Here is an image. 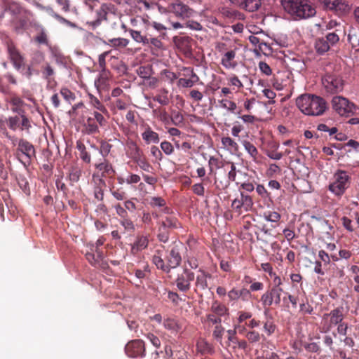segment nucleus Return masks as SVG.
I'll list each match as a JSON object with an SVG mask.
<instances>
[{
	"label": "nucleus",
	"mask_w": 359,
	"mask_h": 359,
	"mask_svg": "<svg viewBox=\"0 0 359 359\" xmlns=\"http://www.w3.org/2000/svg\"><path fill=\"white\" fill-rule=\"evenodd\" d=\"M245 337L250 343H257L260 340L261 335L258 332L251 330L245 333Z\"/></svg>",
	"instance_id": "obj_64"
},
{
	"label": "nucleus",
	"mask_w": 359,
	"mask_h": 359,
	"mask_svg": "<svg viewBox=\"0 0 359 359\" xmlns=\"http://www.w3.org/2000/svg\"><path fill=\"white\" fill-rule=\"evenodd\" d=\"M183 72H189V74H183L186 78H180L177 81V86L182 88H191L199 81L198 76L194 72V69L190 67H183Z\"/></svg>",
	"instance_id": "obj_17"
},
{
	"label": "nucleus",
	"mask_w": 359,
	"mask_h": 359,
	"mask_svg": "<svg viewBox=\"0 0 359 359\" xmlns=\"http://www.w3.org/2000/svg\"><path fill=\"white\" fill-rule=\"evenodd\" d=\"M238 318L236 320L237 324H243L247 320L251 319L252 314L251 312L245 311H240L237 313Z\"/></svg>",
	"instance_id": "obj_63"
},
{
	"label": "nucleus",
	"mask_w": 359,
	"mask_h": 359,
	"mask_svg": "<svg viewBox=\"0 0 359 359\" xmlns=\"http://www.w3.org/2000/svg\"><path fill=\"white\" fill-rule=\"evenodd\" d=\"M163 212L165 215L161 218L159 222H156L157 238L160 242L165 243L169 240L170 232L181 228L182 225L179 219L172 214V212L170 208H163Z\"/></svg>",
	"instance_id": "obj_3"
},
{
	"label": "nucleus",
	"mask_w": 359,
	"mask_h": 359,
	"mask_svg": "<svg viewBox=\"0 0 359 359\" xmlns=\"http://www.w3.org/2000/svg\"><path fill=\"white\" fill-rule=\"evenodd\" d=\"M241 200L245 211H249L253 206V201L250 196L241 193Z\"/></svg>",
	"instance_id": "obj_56"
},
{
	"label": "nucleus",
	"mask_w": 359,
	"mask_h": 359,
	"mask_svg": "<svg viewBox=\"0 0 359 359\" xmlns=\"http://www.w3.org/2000/svg\"><path fill=\"white\" fill-rule=\"evenodd\" d=\"M128 146V156L134 160L140 156H141L143 153L142 150L137 146V144L134 142H130L127 144Z\"/></svg>",
	"instance_id": "obj_39"
},
{
	"label": "nucleus",
	"mask_w": 359,
	"mask_h": 359,
	"mask_svg": "<svg viewBox=\"0 0 359 359\" xmlns=\"http://www.w3.org/2000/svg\"><path fill=\"white\" fill-rule=\"evenodd\" d=\"M203 322L206 323L208 327H211L222 323V318L211 312L205 316Z\"/></svg>",
	"instance_id": "obj_54"
},
{
	"label": "nucleus",
	"mask_w": 359,
	"mask_h": 359,
	"mask_svg": "<svg viewBox=\"0 0 359 359\" xmlns=\"http://www.w3.org/2000/svg\"><path fill=\"white\" fill-rule=\"evenodd\" d=\"M194 273L191 270L184 269L181 274L177 276L175 283L177 289L183 292H188L191 288V283L194 280Z\"/></svg>",
	"instance_id": "obj_15"
},
{
	"label": "nucleus",
	"mask_w": 359,
	"mask_h": 359,
	"mask_svg": "<svg viewBox=\"0 0 359 359\" xmlns=\"http://www.w3.org/2000/svg\"><path fill=\"white\" fill-rule=\"evenodd\" d=\"M153 263L156 266L158 269H160L165 272H169V266L165 264L164 260L161 257V251L157 250L156 254L152 257Z\"/></svg>",
	"instance_id": "obj_36"
},
{
	"label": "nucleus",
	"mask_w": 359,
	"mask_h": 359,
	"mask_svg": "<svg viewBox=\"0 0 359 359\" xmlns=\"http://www.w3.org/2000/svg\"><path fill=\"white\" fill-rule=\"evenodd\" d=\"M83 133L87 135H94L100 133L99 126L93 116L87 118L83 125Z\"/></svg>",
	"instance_id": "obj_28"
},
{
	"label": "nucleus",
	"mask_w": 359,
	"mask_h": 359,
	"mask_svg": "<svg viewBox=\"0 0 359 359\" xmlns=\"http://www.w3.org/2000/svg\"><path fill=\"white\" fill-rule=\"evenodd\" d=\"M228 84L231 86L237 88V90H240L242 88H243V84L241 82V81L238 79V77L235 75L232 74L230 76L228 79Z\"/></svg>",
	"instance_id": "obj_61"
},
{
	"label": "nucleus",
	"mask_w": 359,
	"mask_h": 359,
	"mask_svg": "<svg viewBox=\"0 0 359 359\" xmlns=\"http://www.w3.org/2000/svg\"><path fill=\"white\" fill-rule=\"evenodd\" d=\"M96 168L101 172L100 177L102 179L103 177L111 178L115 174V170L112 167V165L107 161H104L99 164L95 165Z\"/></svg>",
	"instance_id": "obj_23"
},
{
	"label": "nucleus",
	"mask_w": 359,
	"mask_h": 359,
	"mask_svg": "<svg viewBox=\"0 0 359 359\" xmlns=\"http://www.w3.org/2000/svg\"><path fill=\"white\" fill-rule=\"evenodd\" d=\"M351 184V177L348 172L339 169L333 175L328 190L335 196L341 197Z\"/></svg>",
	"instance_id": "obj_4"
},
{
	"label": "nucleus",
	"mask_w": 359,
	"mask_h": 359,
	"mask_svg": "<svg viewBox=\"0 0 359 359\" xmlns=\"http://www.w3.org/2000/svg\"><path fill=\"white\" fill-rule=\"evenodd\" d=\"M152 114L165 125L170 123V116L165 109L161 107L153 109Z\"/></svg>",
	"instance_id": "obj_40"
},
{
	"label": "nucleus",
	"mask_w": 359,
	"mask_h": 359,
	"mask_svg": "<svg viewBox=\"0 0 359 359\" xmlns=\"http://www.w3.org/2000/svg\"><path fill=\"white\" fill-rule=\"evenodd\" d=\"M111 194L118 201H123L126 198V192L122 187H116L115 185L111 184L109 187Z\"/></svg>",
	"instance_id": "obj_45"
},
{
	"label": "nucleus",
	"mask_w": 359,
	"mask_h": 359,
	"mask_svg": "<svg viewBox=\"0 0 359 359\" xmlns=\"http://www.w3.org/2000/svg\"><path fill=\"white\" fill-rule=\"evenodd\" d=\"M290 74L287 72H278L273 75L272 79L273 86L278 90H283L290 83Z\"/></svg>",
	"instance_id": "obj_19"
},
{
	"label": "nucleus",
	"mask_w": 359,
	"mask_h": 359,
	"mask_svg": "<svg viewBox=\"0 0 359 359\" xmlns=\"http://www.w3.org/2000/svg\"><path fill=\"white\" fill-rule=\"evenodd\" d=\"M163 12L172 13L182 20L189 18L195 13L191 8L180 0H175L170 3L166 8H163Z\"/></svg>",
	"instance_id": "obj_5"
},
{
	"label": "nucleus",
	"mask_w": 359,
	"mask_h": 359,
	"mask_svg": "<svg viewBox=\"0 0 359 359\" xmlns=\"http://www.w3.org/2000/svg\"><path fill=\"white\" fill-rule=\"evenodd\" d=\"M283 288L269 287L262 296L261 302L264 307L274 306L279 307L281 302Z\"/></svg>",
	"instance_id": "obj_8"
},
{
	"label": "nucleus",
	"mask_w": 359,
	"mask_h": 359,
	"mask_svg": "<svg viewBox=\"0 0 359 359\" xmlns=\"http://www.w3.org/2000/svg\"><path fill=\"white\" fill-rule=\"evenodd\" d=\"M280 217V215L275 211H267L264 213V218L271 222L278 223Z\"/></svg>",
	"instance_id": "obj_60"
},
{
	"label": "nucleus",
	"mask_w": 359,
	"mask_h": 359,
	"mask_svg": "<svg viewBox=\"0 0 359 359\" xmlns=\"http://www.w3.org/2000/svg\"><path fill=\"white\" fill-rule=\"evenodd\" d=\"M263 330L266 333L267 336H271L275 332L276 325L271 316L267 317L266 320L263 323Z\"/></svg>",
	"instance_id": "obj_43"
},
{
	"label": "nucleus",
	"mask_w": 359,
	"mask_h": 359,
	"mask_svg": "<svg viewBox=\"0 0 359 359\" xmlns=\"http://www.w3.org/2000/svg\"><path fill=\"white\" fill-rule=\"evenodd\" d=\"M325 29L332 32L343 33V34H345L344 27L335 20H331L327 22L325 25Z\"/></svg>",
	"instance_id": "obj_44"
},
{
	"label": "nucleus",
	"mask_w": 359,
	"mask_h": 359,
	"mask_svg": "<svg viewBox=\"0 0 359 359\" xmlns=\"http://www.w3.org/2000/svg\"><path fill=\"white\" fill-rule=\"evenodd\" d=\"M221 108L226 109L231 114H240V111L236 112L237 104L235 102L228 99L227 97L223 98L218 101Z\"/></svg>",
	"instance_id": "obj_32"
},
{
	"label": "nucleus",
	"mask_w": 359,
	"mask_h": 359,
	"mask_svg": "<svg viewBox=\"0 0 359 359\" xmlns=\"http://www.w3.org/2000/svg\"><path fill=\"white\" fill-rule=\"evenodd\" d=\"M243 8L249 12H254L261 6L260 0H243Z\"/></svg>",
	"instance_id": "obj_47"
},
{
	"label": "nucleus",
	"mask_w": 359,
	"mask_h": 359,
	"mask_svg": "<svg viewBox=\"0 0 359 359\" xmlns=\"http://www.w3.org/2000/svg\"><path fill=\"white\" fill-rule=\"evenodd\" d=\"M343 307H337L332 310L328 313H325L323 317V320L329 319L327 325H325L323 329L325 332L330 331L334 326L341 323L344 320Z\"/></svg>",
	"instance_id": "obj_14"
},
{
	"label": "nucleus",
	"mask_w": 359,
	"mask_h": 359,
	"mask_svg": "<svg viewBox=\"0 0 359 359\" xmlns=\"http://www.w3.org/2000/svg\"><path fill=\"white\" fill-rule=\"evenodd\" d=\"M322 83L327 93L334 94L341 91L344 88V81L337 75L327 74L323 79Z\"/></svg>",
	"instance_id": "obj_9"
},
{
	"label": "nucleus",
	"mask_w": 359,
	"mask_h": 359,
	"mask_svg": "<svg viewBox=\"0 0 359 359\" xmlns=\"http://www.w3.org/2000/svg\"><path fill=\"white\" fill-rule=\"evenodd\" d=\"M41 74L43 79L53 78L55 70L49 63H46L41 67Z\"/></svg>",
	"instance_id": "obj_58"
},
{
	"label": "nucleus",
	"mask_w": 359,
	"mask_h": 359,
	"mask_svg": "<svg viewBox=\"0 0 359 359\" xmlns=\"http://www.w3.org/2000/svg\"><path fill=\"white\" fill-rule=\"evenodd\" d=\"M210 311L220 318L229 315V309L218 301H215L212 303Z\"/></svg>",
	"instance_id": "obj_30"
},
{
	"label": "nucleus",
	"mask_w": 359,
	"mask_h": 359,
	"mask_svg": "<svg viewBox=\"0 0 359 359\" xmlns=\"http://www.w3.org/2000/svg\"><path fill=\"white\" fill-rule=\"evenodd\" d=\"M227 296L230 302H235L238 299H241L243 302H248L251 298L252 294L250 290L245 287L241 289L233 287L229 291Z\"/></svg>",
	"instance_id": "obj_18"
},
{
	"label": "nucleus",
	"mask_w": 359,
	"mask_h": 359,
	"mask_svg": "<svg viewBox=\"0 0 359 359\" xmlns=\"http://www.w3.org/2000/svg\"><path fill=\"white\" fill-rule=\"evenodd\" d=\"M93 182L94 183L95 198L102 201L104 200V189L106 187L105 181L102 179L99 175H93Z\"/></svg>",
	"instance_id": "obj_20"
},
{
	"label": "nucleus",
	"mask_w": 359,
	"mask_h": 359,
	"mask_svg": "<svg viewBox=\"0 0 359 359\" xmlns=\"http://www.w3.org/2000/svg\"><path fill=\"white\" fill-rule=\"evenodd\" d=\"M6 123L12 130H16L18 128L21 130V117L19 116L8 117L6 119Z\"/></svg>",
	"instance_id": "obj_46"
},
{
	"label": "nucleus",
	"mask_w": 359,
	"mask_h": 359,
	"mask_svg": "<svg viewBox=\"0 0 359 359\" xmlns=\"http://www.w3.org/2000/svg\"><path fill=\"white\" fill-rule=\"evenodd\" d=\"M115 8L111 4H103L100 8L97 11V19L92 22L93 26H97L102 20H109L113 18L112 15L114 13Z\"/></svg>",
	"instance_id": "obj_16"
},
{
	"label": "nucleus",
	"mask_w": 359,
	"mask_h": 359,
	"mask_svg": "<svg viewBox=\"0 0 359 359\" xmlns=\"http://www.w3.org/2000/svg\"><path fill=\"white\" fill-rule=\"evenodd\" d=\"M149 245V238L144 235H137L135 241L131 245L130 252L137 255L139 252L146 249Z\"/></svg>",
	"instance_id": "obj_21"
},
{
	"label": "nucleus",
	"mask_w": 359,
	"mask_h": 359,
	"mask_svg": "<svg viewBox=\"0 0 359 359\" xmlns=\"http://www.w3.org/2000/svg\"><path fill=\"white\" fill-rule=\"evenodd\" d=\"M142 137L147 144L158 143L160 140L158 134L154 131L150 126H147L142 133Z\"/></svg>",
	"instance_id": "obj_27"
},
{
	"label": "nucleus",
	"mask_w": 359,
	"mask_h": 359,
	"mask_svg": "<svg viewBox=\"0 0 359 359\" xmlns=\"http://www.w3.org/2000/svg\"><path fill=\"white\" fill-rule=\"evenodd\" d=\"M285 12L294 20H306L315 16L316 10L311 0H281Z\"/></svg>",
	"instance_id": "obj_1"
},
{
	"label": "nucleus",
	"mask_w": 359,
	"mask_h": 359,
	"mask_svg": "<svg viewBox=\"0 0 359 359\" xmlns=\"http://www.w3.org/2000/svg\"><path fill=\"white\" fill-rule=\"evenodd\" d=\"M332 105L333 109L340 116H350L353 114L355 106L346 98L336 96L332 98Z\"/></svg>",
	"instance_id": "obj_6"
},
{
	"label": "nucleus",
	"mask_w": 359,
	"mask_h": 359,
	"mask_svg": "<svg viewBox=\"0 0 359 359\" xmlns=\"http://www.w3.org/2000/svg\"><path fill=\"white\" fill-rule=\"evenodd\" d=\"M5 43L10 61L12 62L14 68L19 70L24 65V57L13 41L7 40Z\"/></svg>",
	"instance_id": "obj_10"
},
{
	"label": "nucleus",
	"mask_w": 359,
	"mask_h": 359,
	"mask_svg": "<svg viewBox=\"0 0 359 359\" xmlns=\"http://www.w3.org/2000/svg\"><path fill=\"white\" fill-rule=\"evenodd\" d=\"M212 276L209 273L203 270H199V274L196 276V287L202 290H205L208 287V278H211Z\"/></svg>",
	"instance_id": "obj_25"
},
{
	"label": "nucleus",
	"mask_w": 359,
	"mask_h": 359,
	"mask_svg": "<svg viewBox=\"0 0 359 359\" xmlns=\"http://www.w3.org/2000/svg\"><path fill=\"white\" fill-rule=\"evenodd\" d=\"M21 153L25 156V161L20 159V161L25 165L27 163H29L33 158L36 156V151L34 145L25 139H20L18 142L17 154Z\"/></svg>",
	"instance_id": "obj_13"
},
{
	"label": "nucleus",
	"mask_w": 359,
	"mask_h": 359,
	"mask_svg": "<svg viewBox=\"0 0 359 359\" xmlns=\"http://www.w3.org/2000/svg\"><path fill=\"white\" fill-rule=\"evenodd\" d=\"M89 104L90 106L104 114H108V111L106 107L101 102V101L92 94H88Z\"/></svg>",
	"instance_id": "obj_35"
},
{
	"label": "nucleus",
	"mask_w": 359,
	"mask_h": 359,
	"mask_svg": "<svg viewBox=\"0 0 359 359\" xmlns=\"http://www.w3.org/2000/svg\"><path fill=\"white\" fill-rule=\"evenodd\" d=\"M226 162L227 161L220 160L218 157L214 156H210L208 160L210 174L212 173L215 169H219L224 167Z\"/></svg>",
	"instance_id": "obj_42"
},
{
	"label": "nucleus",
	"mask_w": 359,
	"mask_h": 359,
	"mask_svg": "<svg viewBox=\"0 0 359 359\" xmlns=\"http://www.w3.org/2000/svg\"><path fill=\"white\" fill-rule=\"evenodd\" d=\"M129 41L124 38H114L109 39L108 44L114 48H124L128 46Z\"/></svg>",
	"instance_id": "obj_55"
},
{
	"label": "nucleus",
	"mask_w": 359,
	"mask_h": 359,
	"mask_svg": "<svg viewBox=\"0 0 359 359\" xmlns=\"http://www.w3.org/2000/svg\"><path fill=\"white\" fill-rule=\"evenodd\" d=\"M91 114L93 119L97 123L98 126L104 127L107 126V120L104 117V114L99 111H94L93 113H91Z\"/></svg>",
	"instance_id": "obj_59"
},
{
	"label": "nucleus",
	"mask_w": 359,
	"mask_h": 359,
	"mask_svg": "<svg viewBox=\"0 0 359 359\" xmlns=\"http://www.w3.org/2000/svg\"><path fill=\"white\" fill-rule=\"evenodd\" d=\"M134 201H137L136 198H132L130 199L125 201L123 205L126 209V211L130 212L131 214L134 213L135 210H138L137 205L135 204Z\"/></svg>",
	"instance_id": "obj_62"
},
{
	"label": "nucleus",
	"mask_w": 359,
	"mask_h": 359,
	"mask_svg": "<svg viewBox=\"0 0 359 359\" xmlns=\"http://www.w3.org/2000/svg\"><path fill=\"white\" fill-rule=\"evenodd\" d=\"M13 111L18 113L21 117V130H26L29 131V128L32 127L29 119L25 115L24 111L20 109V107H15L13 109Z\"/></svg>",
	"instance_id": "obj_41"
},
{
	"label": "nucleus",
	"mask_w": 359,
	"mask_h": 359,
	"mask_svg": "<svg viewBox=\"0 0 359 359\" xmlns=\"http://www.w3.org/2000/svg\"><path fill=\"white\" fill-rule=\"evenodd\" d=\"M236 55V49L224 53L221 59L222 65L226 69H235L238 65L235 60Z\"/></svg>",
	"instance_id": "obj_22"
},
{
	"label": "nucleus",
	"mask_w": 359,
	"mask_h": 359,
	"mask_svg": "<svg viewBox=\"0 0 359 359\" xmlns=\"http://www.w3.org/2000/svg\"><path fill=\"white\" fill-rule=\"evenodd\" d=\"M6 9L14 15H22L27 13V10L15 1H8L6 4Z\"/></svg>",
	"instance_id": "obj_38"
},
{
	"label": "nucleus",
	"mask_w": 359,
	"mask_h": 359,
	"mask_svg": "<svg viewBox=\"0 0 359 359\" xmlns=\"http://www.w3.org/2000/svg\"><path fill=\"white\" fill-rule=\"evenodd\" d=\"M242 144L244 147L245 149L247 151V152L250 155V156L254 160H256L259 152L255 146L248 140H243L242 142Z\"/></svg>",
	"instance_id": "obj_53"
},
{
	"label": "nucleus",
	"mask_w": 359,
	"mask_h": 359,
	"mask_svg": "<svg viewBox=\"0 0 359 359\" xmlns=\"http://www.w3.org/2000/svg\"><path fill=\"white\" fill-rule=\"evenodd\" d=\"M133 161L136 163L138 166L144 171L149 172L150 169H151V165L147 161V159L144 154H142L137 158H135Z\"/></svg>",
	"instance_id": "obj_51"
},
{
	"label": "nucleus",
	"mask_w": 359,
	"mask_h": 359,
	"mask_svg": "<svg viewBox=\"0 0 359 359\" xmlns=\"http://www.w3.org/2000/svg\"><path fill=\"white\" fill-rule=\"evenodd\" d=\"M163 326L172 333H177L182 328V324L177 319L170 317L164 319Z\"/></svg>",
	"instance_id": "obj_26"
},
{
	"label": "nucleus",
	"mask_w": 359,
	"mask_h": 359,
	"mask_svg": "<svg viewBox=\"0 0 359 359\" xmlns=\"http://www.w3.org/2000/svg\"><path fill=\"white\" fill-rule=\"evenodd\" d=\"M344 35L343 33L336 32H330L327 33L324 37L328 44L331 46H334L337 45L340 39V35Z\"/></svg>",
	"instance_id": "obj_50"
},
{
	"label": "nucleus",
	"mask_w": 359,
	"mask_h": 359,
	"mask_svg": "<svg viewBox=\"0 0 359 359\" xmlns=\"http://www.w3.org/2000/svg\"><path fill=\"white\" fill-rule=\"evenodd\" d=\"M182 243H173L170 245V249L167 251L165 260L167 265L169 266V271L170 269H175L180 266L182 262V257L180 255V250L182 248Z\"/></svg>",
	"instance_id": "obj_12"
},
{
	"label": "nucleus",
	"mask_w": 359,
	"mask_h": 359,
	"mask_svg": "<svg viewBox=\"0 0 359 359\" xmlns=\"http://www.w3.org/2000/svg\"><path fill=\"white\" fill-rule=\"evenodd\" d=\"M196 351L202 355H211L214 352V348L207 341L199 339L196 342Z\"/></svg>",
	"instance_id": "obj_24"
},
{
	"label": "nucleus",
	"mask_w": 359,
	"mask_h": 359,
	"mask_svg": "<svg viewBox=\"0 0 359 359\" xmlns=\"http://www.w3.org/2000/svg\"><path fill=\"white\" fill-rule=\"evenodd\" d=\"M125 352L130 358H143L146 355L145 344L142 339L131 340L126 345Z\"/></svg>",
	"instance_id": "obj_11"
},
{
	"label": "nucleus",
	"mask_w": 359,
	"mask_h": 359,
	"mask_svg": "<svg viewBox=\"0 0 359 359\" xmlns=\"http://www.w3.org/2000/svg\"><path fill=\"white\" fill-rule=\"evenodd\" d=\"M77 149L80 151V158L87 163H90V154L87 151L85 145L81 142H77Z\"/></svg>",
	"instance_id": "obj_57"
},
{
	"label": "nucleus",
	"mask_w": 359,
	"mask_h": 359,
	"mask_svg": "<svg viewBox=\"0 0 359 359\" xmlns=\"http://www.w3.org/2000/svg\"><path fill=\"white\" fill-rule=\"evenodd\" d=\"M314 46L316 52L320 55L324 54L330 48V46L328 44L324 37L316 39L315 41Z\"/></svg>",
	"instance_id": "obj_37"
},
{
	"label": "nucleus",
	"mask_w": 359,
	"mask_h": 359,
	"mask_svg": "<svg viewBox=\"0 0 359 359\" xmlns=\"http://www.w3.org/2000/svg\"><path fill=\"white\" fill-rule=\"evenodd\" d=\"M60 93L63 99L69 104H72V103L76 100L74 93L66 87H62L60 90Z\"/></svg>",
	"instance_id": "obj_52"
},
{
	"label": "nucleus",
	"mask_w": 359,
	"mask_h": 359,
	"mask_svg": "<svg viewBox=\"0 0 359 359\" xmlns=\"http://www.w3.org/2000/svg\"><path fill=\"white\" fill-rule=\"evenodd\" d=\"M147 46H149L153 55L158 56L163 49V44L158 38L153 37L149 38V44Z\"/></svg>",
	"instance_id": "obj_34"
},
{
	"label": "nucleus",
	"mask_w": 359,
	"mask_h": 359,
	"mask_svg": "<svg viewBox=\"0 0 359 359\" xmlns=\"http://www.w3.org/2000/svg\"><path fill=\"white\" fill-rule=\"evenodd\" d=\"M121 225L124 228L125 231L129 233H134L136 230L135 225L129 217V216H126V217H123L121 219L120 221Z\"/></svg>",
	"instance_id": "obj_48"
},
{
	"label": "nucleus",
	"mask_w": 359,
	"mask_h": 359,
	"mask_svg": "<svg viewBox=\"0 0 359 359\" xmlns=\"http://www.w3.org/2000/svg\"><path fill=\"white\" fill-rule=\"evenodd\" d=\"M191 41L192 39L189 36H180L174 38V42L177 47L183 51H187L191 48Z\"/></svg>",
	"instance_id": "obj_31"
},
{
	"label": "nucleus",
	"mask_w": 359,
	"mask_h": 359,
	"mask_svg": "<svg viewBox=\"0 0 359 359\" xmlns=\"http://www.w3.org/2000/svg\"><path fill=\"white\" fill-rule=\"evenodd\" d=\"M129 32L133 39L137 43H142L143 45L149 44V38L142 35L140 31L130 29Z\"/></svg>",
	"instance_id": "obj_49"
},
{
	"label": "nucleus",
	"mask_w": 359,
	"mask_h": 359,
	"mask_svg": "<svg viewBox=\"0 0 359 359\" xmlns=\"http://www.w3.org/2000/svg\"><path fill=\"white\" fill-rule=\"evenodd\" d=\"M221 143L224 149L231 153H236L239 149L238 143L229 136L222 137Z\"/></svg>",
	"instance_id": "obj_29"
},
{
	"label": "nucleus",
	"mask_w": 359,
	"mask_h": 359,
	"mask_svg": "<svg viewBox=\"0 0 359 359\" xmlns=\"http://www.w3.org/2000/svg\"><path fill=\"white\" fill-rule=\"evenodd\" d=\"M110 77V72L107 69L100 71L98 78L95 81V86L97 89L104 88L107 84Z\"/></svg>",
	"instance_id": "obj_33"
},
{
	"label": "nucleus",
	"mask_w": 359,
	"mask_h": 359,
	"mask_svg": "<svg viewBox=\"0 0 359 359\" xmlns=\"http://www.w3.org/2000/svg\"><path fill=\"white\" fill-rule=\"evenodd\" d=\"M296 104L302 112L309 116H320L327 108L326 102L322 97L309 94L299 96Z\"/></svg>",
	"instance_id": "obj_2"
},
{
	"label": "nucleus",
	"mask_w": 359,
	"mask_h": 359,
	"mask_svg": "<svg viewBox=\"0 0 359 359\" xmlns=\"http://www.w3.org/2000/svg\"><path fill=\"white\" fill-rule=\"evenodd\" d=\"M326 10L333 11L337 15H345L351 10V6L346 0H319Z\"/></svg>",
	"instance_id": "obj_7"
}]
</instances>
